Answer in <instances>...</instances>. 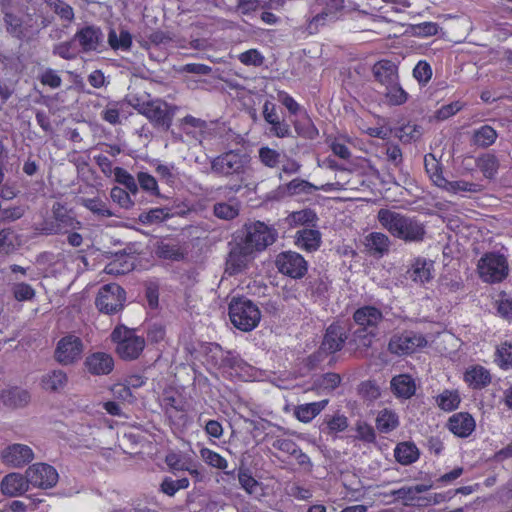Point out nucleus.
I'll return each instance as SVG.
<instances>
[{
  "mask_svg": "<svg viewBox=\"0 0 512 512\" xmlns=\"http://www.w3.org/2000/svg\"><path fill=\"white\" fill-rule=\"evenodd\" d=\"M432 488L431 484H418L416 486L401 487L393 490L391 495L403 501L404 505H427L437 504L439 501L437 495L429 497H421L419 494L424 493Z\"/></svg>",
  "mask_w": 512,
  "mask_h": 512,
  "instance_id": "obj_15",
  "label": "nucleus"
},
{
  "mask_svg": "<svg viewBox=\"0 0 512 512\" xmlns=\"http://www.w3.org/2000/svg\"><path fill=\"white\" fill-rule=\"evenodd\" d=\"M395 459L402 465H410L418 460L419 450L414 443L402 442L394 450Z\"/></svg>",
  "mask_w": 512,
  "mask_h": 512,
  "instance_id": "obj_30",
  "label": "nucleus"
},
{
  "mask_svg": "<svg viewBox=\"0 0 512 512\" xmlns=\"http://www.w3.org/2000/svg\"><path fill=\"white\" fill-rule=\"evenodd\" d=\"M495 361L502 369L512 368V343L504 342L498 346Z\"/></svg>",
  "mask_w": 512,
  "mask_h": 512,
  "instance_id": "obj_50",
  "label": "nucleus"
},
{
  "mask_svg": "<svg viewBox=\"0 0 512 512\" xmlns=\"http://www.w3.org/2000/svg\"><path fill=\"white\" fill-rule=\"evenodd\" d=\"M200 455L202 459L212 467L218 468V469H226L227 468V461L225 458H223L220 454L208 449V448H202L200 450Z\"/></svg>",
  "mask_w": 512,
  "mask_h": 512,
  "instance_id": "obj_57",
  "label": "nucleus"
},
{
  "mask_svg": "<svg viewBox=\"0 0 512 512\" xmlns=\"http://www.w3.org/2000/svg\"><path fill=\"white\" fill-rule=\"evenodd\" d=\"M247 233L243 242L248 245L253 252L263 251L272 245L278 236L277 231L263 222L257 221L247 226Z\"/></svg>",
  "mask_w": 512,
  "mask_h": 512,
  "instance_id": "obj_10",
  "label": "nucleus"
},
{
  "mask_svg": "<svg viewBox=\"0 0 512 512\" xmlns=\"http://www.w3.org/2000/svg\"><path fill=\"white\" fill-rule=\"evenodd\" d=\"M355 430L357 432L356 438L361 441L372 443L376 439V434L373 427L364 421H357Z\"/></svg>",
  "mask_w": 512,
  "mask_h": 512,
  "instance_id": "obj_60",
  "label": "nucleus"
},
{
  "mask_svg": "<svg viewBox=\"0 0 512 512\" xmlns=\"http://www.w3.org/2000/svg\"><path fill=\"white\" fill-rule=\"evenodd\" d=\"M239 61L246 66H261L264 62V57L256 49H250L238 56Z\"/></svg>",
  "mask_w": 512,
  "mask_h": 512,
  "instance_id": "obj_61",
  "label": "nucleus"
},
{
  "mask_svg": "<svg viewBox=\"0 0 512 512\" xmlns=\"http://www.w3.org/2000/svg\"><path fill=\"white\" fill-rule=\"evenodd\" d=\"M447 192L450 193H481L484 190V186L480 183L469 182L465 180H456V181H448L445 180V184L441 187Z\"/></svg>",
  "mask_w": 512,
  "mask_h": 512,
  "instance_id": "obj_34",
  "label": "nucleus"
},
{
  "mask_svg": "<svg viewBox=\"0 0 512 512\" xmlns=\"http://www.w3.org/2000/svg\"><path fill=\"white\" fill-rule=\"evenodd\" d=\"M476 166L487 179H493L499 169V160L494 154L486 153L479 156L476 160Z\"/></svg>",
  "mask_w": 512,
  "mask_h": 512,
  "instance_id": "obj_35",
  "label": "nucleus"
},
{
  "mask_svg": "<svg viewBox=\"0 0 512 512\" xmlns=\"http://www.w3.org/2000/svg\"><path fill=\"white\" fill-rule=\"evenodd\" d=\"M73 39L71 41H65L56 44L53 47V54L61 57L65 60H73L76 58L77 53L75 49L73 48Z\"/></svg>",
  "mask_w": 512,
  "mask_h": 512,
  "instance_id": "obj_59",
  "label": "nucleus"
},
{
  "mask_svg": "<svg viewBox=\"0 0 512 512\" xmlns=\"http://www.w3.org/2000/svg\"><path fill=\"white\" fill-rule=\"evenodd\" d=\"M229 317L237 329L248 332L259 324L261 313L251 300L233 299L229 304Z\"/></svg>",
  "mask_w": 512,
  "mask_h": 512,
  "instance_id": "obj_7",
  "label": "nucleus"
},
{
  "mask_svg": "<svg viewBox=\"0 0 512 512\" xmlns=\"http://www.w3.org/2000/svg\"><path fill=\"white\" fill-rule=\"evenodd\" d=\"M108 44L113 50L127 51L132 45V35L127 30H121L119 34L113 29L108 34Z\"/></svg>",
  "mask_w": 512,
  "mask_h": 512,
  "instance_id": "obj_39",
  "label": "nucleus"
},
{
  "mask_svg": "<svg viewBox=\"0 0 512 512\" xmlns=\"http://www.w3.org/2000/svg\"><path fill=\"white\" fill-rule=\"evenodd\" d=\"M85 366L91 374L106 375L113 370L114 360L107 353L95 352L86 358Z\"/></svg>",
  "mask_w": 512,
  "mask_h": 512,
  "instance_id": "obj_22",
  "label": "nucleus"
},
{
  "mask_svg": "<svg viewBox=\"0 0 512 512\" xmlns=\"http://www.w3.org/2000/svg\"><path fill=\"white\" fill-rule=\"evenodd\" d=\"M385 88V97L389 104L401 105L407 101L408 94L399 85V80L391 85H386Z\"/></svg>",
  "mask_w": 512,
  "mask_h": 512,
  "instance_id": "obj_44",
  "label": "nucleus"
},
{
  "mask_svg": "<svg viewBox=\"0 0 512 512\" xmlns=\"http://www.w3.org/2000/svg\"><path fill=\"white\" fill-rule=\"evenodd\" d=\"M238 480L241 487L248 493H255L257 487L259 486L258 481L251 475L249 470L240 469L238 472Z\"/></svg>",
  "mask_w": 512,
  "mask_h": 512,
  "instance_id": "obj_58",
  "label": "nucleus"
},
{
  "mask_svg": "<svg viewBox=\"0 0 512 512\" xmlns=\"http://www.w3.org/2000/svg\"><path fill=\"white\" fill-rule=\"evenodd\" d=\"M427 344L426 339L414 332H403L394 334L388 343L390 353L397 356H405L416 352L419 348Z\"/></svg>",
  "mask_w": 512,
  "mask_h": 512,
  "instance_id": "obj_12",
  "label": "nucleus"
},
{
  "mask_svg": "<svg viewBox=\"0 0 512 512\" xmlns=\"http://www.w3.org/2000/svg\"><path fill=\"white\" fill-rule=\"evenodd\" d=\"M433 263L425 259H417L408 270L409 278L415 282L425 283L432 278Z\"/></svg>",
  "mask_w": 512,
  "mask_h": 512,
  "instance_id": "obj_31",
  "label": "nucleus"
},
{
  "mask_svg": "<svg viewBox=\"0 0 512 512\" xmlns=\"http://www.w3.org/2000/svg\"><path fill=\"white\" fill-rule=\"evenodd\" d=\"M250 158L246 153L229 150L211 160V171L219 176H241L246 173Z\"/></svg>",
  "mask_w": 512,
  "mask_h": 512,
  "instance_id": "obj_6",
  "label": "nucleus"
},
{
  "mask_svg": "<svg viewBox=\"0 0 512 512\" xmlns=\"http://www.w3.org/2000/svg\"><path fill=\"white\" fill-rule=\"evenodd\" d=\"M52 212L55 225L50 229L51 233L67 232L69 229L80 228L81 223L62 204L55 203Z\"/></svg>",
  "mask_w": 512,
  "mask_h": 512,
  "instance_id": "obj_21",
  "label": "nucleus"
},
{
  "mask_svg": "<svg viewBox=\"0 0 512 512\" xmlns=\"http://www.w3.org/2000/svg\"><path fill=\"white\" fill-rule=\"evenodd\" d=\"M170 217L169 210L166 208H154L139 215V221L142 224L160 223Z\"/></svg>",
  "mask_w": 512,
  "mask_h": 512,
  "instance_id": "obj_49",
  "label": "nucleus"
},
{
  "mask_svg": "<svg viewBox=\"0 0 512 512\" xmlns=\"http://www.w3.org/2000/svg\"><path fill=\"white\" fill-rule=\"evenodd\" d=\"M29 481L27 475L20 473L7 474L0 483L1 492L5 496L16 497L24 494L29 489Z\"/></svg>",
  "mask_w": 512,
  "mask_h": 512,
  "instance_id": "obj_20",
  "label": "nucleus"
},
{
  "mask_svg": "<svg viewBox=\"0 0 512 512\" xmlns=\"http://www.w3.org/2000/svg\"><path fill=\"white\" fill-rule=\"evenodd\" d=\"M295 243L306 251H315L321 244V233L315 229H302L296 232Z\"/></svg>",
  "mask_w": 512,
  "mask_h": 512,
  "instance_id": "obj_29",
  "label": "nucleus"
},
{
  "mask_svg": "<svg viewBox=\"0 0 512 512\" xmlns=\"http://www.w3.org/2000/svg\"><path fill=\"white\" fill-rule=\"evenodd\" d=\"M353 320L359 326L354 332L355 340L363 347H370L378 334L377 327L383 320L382 312L374 306H363L354 312Z\"/></svg>",
  "mask_w": 512,
  "mask_h": 512,
  "instance_id": "obj_3",
  "label": "nucleus"
},
{
  "mask_svg": "<svg viewBox=\"0 0 512 512\" xmlns=\"http://www.w3.org/2000/svg\"><path fill=\"white\" fill-rule=\"evenodd\" d=\"M26 475L33 487L48 489L58 482V473L54 467L45 463H36L28 467Z\"/></svg>",
  "mask_w": 512,
  "mask_h": 512,
  "instance_id": "obj_14",
  "label": "nucleus"
},
{
  "mask_svg": "<svg viewBox=\"0 0 512 512\" xmlns=\"http://www.w3.org/2000/svg\"><path fill=\"white\" fill-rule=\"evenodd\" d=\"M465 382L473 389H482L491 382L490 372L480 365L469 367L464 373Z\"/></svg>",
  "mask_w": 512,
  "mask_h": 512,
  "instance_id": "obj_28",
  "label": "nucleus"
},
{
  "mask_svg": "<svg viewBox=\"0 0 512 512\" xmlns=\"http://www.w3.org/2000/svg\"><path fill=\"white\" fill-rule=\"evenodd\" d=\"M214 215L223 220H232L239 215V205L237 203L219 202L213 207Z\"/></svg>",
  "mask_w": 512,
  "mask_h": 512,
  "instance_id": "obj_45",
  "label": "nucleus"
},
{
  "mask_svg": "<svg viewBox=\"0 0 512 512\" xmlns=\"http://www.w3.org/2000/svg\"><path fill=\"white\" fill-rule=\"evenodd\" d=\"M156 255L159 258L168 260H180L183 258V253L180 251L178 245L173 243L160 242L156 247Z\"/></svg>",
  "mask_w": 512,
  "mask_h": 512,
  "instance_id": "obj_46",
  "label": "nucleus"
},
{
  "mask_svg": "<svg viewBox=\"0 0 512 512\" xmlns=\"http://www.w3.org/2000/svg\"><path fill=\"white\" fill-rule=\"evenodd\" d=\"M377 220L393 237L405 242H422L425 238V225L415 216L382 208L378 211Z\"/></svg>",
  "mask_w": 512,
  "mask_h": 512,
  "instance_id": "obj_1",
  "label": "nucleus"
},
{
  "mask_svg": "<svg viewBox=\"0 0 512 512\" xmlns=\"http://www.w3.org/2000/svg\"><path fill=\"white\" fill-rule=\"evenodd\" d=\"M111 340L116 344V352L123 360L137 359L146 344L143 337L124 326H118L113 330Z\"/></svg>",
  "mask_w": 512,
  "mask_h": 512,
  "instance_id": "obj_8",
  "label": "nucleus"
},
{
  "mask_svg": "<svg viewBox=\"0 0 512 512\" xmlns=\"http://www.w3.org/2000/svg\"><path fill=\"white\" fill-rule=\"evenodd\" d=\"M344 0H314L307 14V28L310 33L339 18L344 9Z\"/></svg>",
  "mask_w": 512,
  "mask_h": 512,
  "instance_id": "obj_4",
  "label": "nucleus"
},
{
  "mask_svg": "<svg viewBox=\"0 0 512 512\" xmlns=\"http://www.w3.org/2000/svg\"><path fill=\"white\" fill-rule=\"evenodd\" d=\"M81 204L99 217H112L115 214L107 207L100 198H82Z\"/></svg>",
  "mask_w": 512,
  "mask_h": 512,
  "instance_id": "obj_42",
  "label": "nucleus"
},
{
  "mask_svg": "<svg viewBox=\"0 0 512 512\" xmlns=\"http://www.w3.org/2000/svg\"><path fill=\"white\" fill-rule=\"evenodd\" d=\"M129 104L154 126L162 127L165 130L171 127L175 109L165 101L161 99L142 100L140 97L133 96L129 99Z\"/></svg>",
  "mask_w": 512,
  "mask_h": 512,
  "instance_id": "obj_2",
  "label": "nucleus"
},
{
  "mask_svg": "<svg viewBox=\"0 0 512 512\" xmlns=\"http://www.w3.org/2000/svg\"><path fill=\"white\" fill-rule=\"evenodd\" d=\"M498 134L489 125H483L473 132V143L478 147L487 148L495 143Z\"/></svg>",
  "mask_w": 512,
  "mask_h": 512,
  "instance_id": "obj_36",
  "label": "nucleus"
},
{
  "mask_svg": "<svg viewBox=\"0 0 512 512\" xmlns=\"http://www.w3.org/2000/svg\"><path fill=\"white\" fill-rule=\"evenodd\" d=\"M413 76L422 85L428 83L432 77V68L425 61H419L413 69Z\"/></svg>",
  "mask_w": 512,
  "mask_h": 512,
  "instance_id": "obj_62",
  "label": "nucleus"
},
{
  "mask_svg": "<svg viewBox=\"0 0 512 512\" xmlns=\"http://www.w3.org/2000/svg\"><path fill=\"white\" fill-rule=\"evenodd\" d=\"M315 219L316 214L311 209H303L293 212L287 218L288 223L293 226L305 225L307 223L313 222Z\"/></svg>",
  "mask_w": 512,
  "mask_h": 512,
  "instance_id": "obj_56",
  "label": "nucleus"
},
{
  "mask_svg": "<svg viewBox=\"0 0 512 512\" xmlns=\"http://www.w3.org/2000/svg\"><path fill=\"white\" fill-rule=\"evenodd\" d=\"M326 431L328 434L342 432L348 428V419L346 416L336 414L325 419Z\"/></svg>",
  "mask_w": 512,
  "mask_h": 512,
  "instance_id": "obj_52",
  "label": "nucleus"
},
{
  "mask_svg": "<svg viewBox=\"0 0 512 512\" xmlns=\"http://www.w3.org/2000/svg\"><path fill=\"white\" fill-rule=\"evenodd\" d=\"M44 2L62 20L68 22L74 20L73 8L63 0H44Z\"/></svg>",
  "mask_w": 512,
  "mask_h": 512,
  "instance_id": "obj_43",
  "label": "nucleus"
},
{
  "mask_svg": "<svg viewBox=\"0 0 512 512\" xmlns=\"http://www.w3.org/2000/svg\"><path fill=\"white\" fill-rule=\"evenodd\" d=\"M439 25L435 22H423L410 26V33L417 37H430L438 33Z\"/></svg>",
  "mask_w": 512,
  "mask_h": 512,
  "instance_id": "obj_55",
  "label": "nucleus"
},
{
  "mask_svg": "<svg viewBox=\"0 0 512 512\" xmlns=\"http://www.w3.org/2000/svg\"><path fill=\"white\" fill-rule=\"evenodd\" d=\"M103 40L102 30L95 25H86L73 36V41L78 42L85 53L97 51L102 46Z\"/></svg>",
  "mask_w": 512,
  "mask_h": 512,
  "instance_id": "obj_18",
  "label": "nucleus"
},
{
  "mask_svg": "<svg viewBox=\"0 0 512 512\" xmlns=\"http://www.w3.org/2000/svg\"><path fill=\"white\" fill-rule=\"evenodd\" d=\"M346 340L347 333L345 328L338 323H333L326 329L321 349L328 354L335 353L342 349Z\"/></svg>",
  "mask_w": 512,
  "mask_h": 512,
  "instance_id": "obj_19",
  "label": "nucleus"
},
{
  "mask_svg": "<svg viewBox=\"0 0 512 512\" xmlns=\"http://www.w3.org/2000/svg\"><path fill=\"white\" fill-rule=\"evenodd\" d=\"M399 425L398 416L395 412L383 409L376 418V427L380 432L388 433Z\"/></svg>",
  "mask_w": 512,
  "mask_h": 512,
  "instance_id": "obj_38",
  "label": "nucleus"
},
{
  "mask_svg": "<svg viewBox=\"0 0 512 512\" xmlns=\"http://www.w3.org/2000/svg\"><path fill=\"white\" fill-rule=\"evenodd\" d=\"M138 187L153 196H160L157 180L147 172L137 174Z\"/></svg>",
  "mask_w": 512,
  "mask_h": 512,
  "instance_id": "obj_47",
  "label": "nucleus"
},
{
  "mask_svg": "<svg viewBox=\"0 0 512 512\" xmlns=\"http://www.w3.org/2000/svg\"><path fill=\"white\" fill-rule=\"evenodd\" d=\"M83 350L84 344L81 338L68 334L58 341L54 358L61 365H72L81 359Z\"/></svg>",
  "mask_w": 512,
  "mask_h": 512,
  "instance_id": "obj_11",
  "label": "nucleus"
},
{
  "mask_svg": "<svg viewBox=\"0 0 512 512\" xmlns=\"http://www.w3.org/2000/svg\"><path fill=\"white\" fill-rule=\"evenodd\" d=\"M275 263L279 272L294 279L302 278L307 272V262L296 252L280 253Z\"/></svg>",
  "mask_w": 512,
  "mask_h": 512,
  "instance_id": "obj_13",
  "label": "nucleus"
},
{
  "mask_svg": "<svg viewBox=\"0 0 512 512\" xmlns=\"http://www.w3.org/2000/svg\"><path fill=\"white\" fill-rule=\"evenodd\" d=\"M285 189L289 195H299L310 194L317 190V187L306 180L295 178L286 184Z\"/></svg>",
  "mask_w": 512,
  "mask_h": 512,
  "instance_id": "obj_48",
  "label": "nucleus"
},
{
  "mask_svg": "<svg viewBox=\"0 0 512 512\" xmlns=\"http://www.w3.org/2000/svg\"><path fill=\"white\" fill-rule=\"evenodd\" d=\"M30 394L27 390L13 387L0 393V401L8 408L17 409L25 407L30 402Z\"/></svg>",
  "mask_w": 512,
  "mask_h": 512,
  "instance_id": "obj_25",
  "label": "nucleus"
},
{
  "mask_svg": "<svg viewBox=\"0 0 512 512\" xmlns=\"http://www.w3.org/2000/svg\"><path fill=\"white\" fill-rule=\"evenodd\" d=\"M253 250L243 241L235 244L226 260V271L232 275L241 272L253 259Z\"/></svg>",
  "mask_w": 512,
  "mask_h": 512,
  "instance_id": "obj_17",
  "label": "nucleus"
},
{
  "mask_svg": "<svg viewBox=\"0 0 512 512\" xmlns=\"http://www.w3.org/2000/svg\"><path fill=\"white\" fill-rule=\"evenodd\" d=\"M115 181L123 185L128 192L136 195L139 191L138 183L133 175L121 167L114 168Z\"/></svg>",
  "mask_w": 512,
  "mask_h": 512,
  "instance_id": "obj_41",
  "label": "nucleus"
},
{
  "mask_svg": "<svg viewBox=\"0 0 512 512\" xmlns=\"http://www.w3.org/2000/svg\"><path fill=\"white\" fill-rule=\"evenodd\" d=\"M365 246L370 252L383 255L390 246L389 237L381 232H372L365 237Z\"/></svg>",
  "mask_w": 512,
  "mask_h": 512,
  "instance_id": "obj_32",
  "label": "nucleus"
},
{
  "mask_svg": "<svg viewBox=\"0 0 512 512\" xmlns=\"http://www.w3.org/2000/svg\"><path fill=\"white\" fill-rule=\"evenodd\" d=\"M477 272L480 279L485 283H500L509 274L507 258L497 252H487L478 260Z\"/></svg>",
  "mask_w": 512,
  "mask_h": 512,
  "instance_id": "obj_5",
  "label": "nucleus"
},
{
  "mask_svg": "<svg viewBox=\"0 0 512 512\" xmlns=\"http://www.w3.org/2000/svg\"><path fill=\"white\" fill-rule=\"evenodd\" d=\"M125 300V290L116 283H109L99 289L95 305L102 313L114 314L124 307Z\"/></svg>",
  "mask_w": 512,
  "mask_h": 512,
  "instance_id": "obj_9",
  "label": "nucleus"
},
{
  "mask_svg": "<svg viewBox=\"0 0 512 512\" xmlns=\"http://www.w3.org/2000/svg\"><path fill=\"white\" fill-rule=\"evenodd\" d=\"M391 390L398 398L409 399L416 391L414 379L408 374L396 375L390 382Z\"/></svg>",
  "mask_w": 512,
  "mask_h": 512,
  "instance_id": "obj_27",
  "label": "nucleus"
},
{
  "mask_svg": "<svg viewBox=\"0 0 512 512\" xmlns=\"http://www.w3.org/2000/svg\"><path fill=\"white\" fill-rule=\"evenodd\" d=\"M375 79L382 85H391L399 80L398 68L390 60H380L372 68Z\"/></svg>",
  "mask_w": 512,
  "mask_h": 512,
  "instance_id": "obj_23",
  "label": "nucleus"
},
{
  "mask_svg": "<svg viewBox=\"0 0 512 512\" xmlns=\"http://www.w3.org/2000/svg\"><path fill=\"white\" fill-rule=\"evenodd\" d=\"M328 404V400H322L319 402H312L303 405H299L295 409V416L301 422H309L315 418Z\"/></svg>",
  "mask_w": 512,
  "mask_h": 512,
  "instance_id": "obj_33",
  "label": "nucleus"
},
{
  "mask_svg": "<svg viewBox=\"0 0 512 512\" xmlns=\"http://www.w3.org/2000/svg\"><path fill=\"white\" fill-rule=\"evenodd\" d=\"M110 197L113 202L117 203L121 208L130 209L134 206V202L130 197V192L121 187L114 186L111 189Z\"/></svg>",
  "mask_w": 512,
  "mask_h": 512,
  "instance_id": "obj_53",
  "label": "nucleus"
},
{
  "mask_svg": "<svg viewBox=\"0 0 512 512\" xmlns=\"http://www.w3.org/2000/svg\"><path fill=\"white\" fill-rule=\"evenodd\" d=\"M280 153L269 147L259 149V159L268 168H276L280 164Z\"/></svg>",
  "mask_w": 512,
  "mask_h": 512,
  "instance_id": "obj_54",
  "label": "nucleus"
},
{
  "mask_svg": "<svg viewBox=\"0 0 512 512\" xmlns=\"http://www.w3.org/2000/svg\"><path fill=\"white\" fill-rule=\"evenodd\" d=\"M4 22L6 24L7 31L18 39L25 37V31L22 26V21L19 17L12 13H6L4 16Z\"/></svg>",
  "mask_w": 512,
  "mask_h": 512,
  "instance_id": "obj_51",
  "label": "nucleus"
},
{
  "mask_svg": "<svg viewBox=\"0 0 512 512\" xmlns=\"http://www.w3.org/2000/svg\"><path fill=\"white\" fill-rule=\"evenodd\" d=\"M424 166L433 183L441 188L446 179L443 177L442 168L433 154H427L424 157Z\"/></svg>",
  "mask_w": 512,
  "mask_h": 512,
  "instance_id": "obj_37",
  "label": "nucleus"
},
{
  "mask_svg": "<svg viewBox=\"0 0 512 512\" xmlns=\"http://www.w3.org/2000/svg\"><path fill=\"white\" fill-rule=\"evenodd\" d=\"M67 384L68 376L61 369H54L47 372L42 376L40 382L42 389L51 393L63 391Z\"/></svg>",
  "mask_w": 512,
  "mask_h": 512,
  "instance_id": "obj_26",
  "label": "nucleus"
},
{
  "mask_svg": "<svg viewBox=\"0 0 512 512\" xmlns=\"http://www.w3.org/2000/svg\"><path fill=\"white\" fill-rule=\"evenodd\" d=\"M460 396L455 390H444L436 397L438 407L444 411H452L458 408Z\"/></svg>",
  "mask_w": 512,
  "mask_h": 512,
  "instance_id": "obj_40",
  "label": "nucleus"
},
{
  "mask_svg": "<svg viewBox=\"0 0 512 512\" xmlns=\"http://www.w3.org/2000/svg\"><path fill=\"white\" fill-rule=\"evenodd\" d=\"M39 81L41 84L49 86L52 89H57L62 85V79L57 71L47 68L40 76Z\"/></svg>",
  "mask_w": 512,
  "mask_h": 512,
  "instance_id": "obj_63",
  "label": "nucleus"
},
{
  "mask_svg": "<svg viewBox=\"0 0 512 512\" xmlns=\"http://www.w3.org/2000/svg\"><path fill=\"white\" fill-rule=\"evenodd\" d=\"M294 127L298 135L302 137L314 139L318 135V130L309 119L305 120L303 123L295 122Z\"/></svg>",
  "mask_w": 512,
  "mask_h": 512,
  "instance_id": "obj_64",
  "label": "nucleus"
},
{
  "mask_svg": "<svg viewBox=\"0 0 512 512\" xmlns=\"http://www.w3.org/2000/svg\"><path fill=\"white\" fill-rule=\"evenodd\" d=\"M1 459L5 465L21 468L34 459V453L29 446L15 443L2 450Z\"/></svg>",
  "mask_w": 512,
  "mask_h": 512,
  "instance_id": "obj_16",
  "label": "nucleus"
},
{
  "mask_svg": "<svg viewBox=\"0 0 512 512\" xmlns=\"http://www.w3.org/2000/svg\"><path fill=\"white\" fill-rule=\"evenodd\" d=\"M448 427L453 434L468 437L475 429V420L468 413H456L450 417Z\"/></svg>",
  "mask_w": 512,
  "mask_h": 512,
  "instance_id": "obj_24",
  "label": "nucleus"
}]
</instances>
